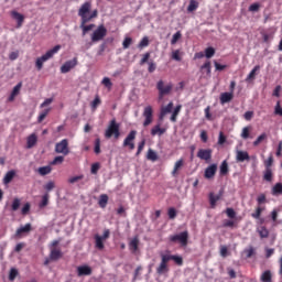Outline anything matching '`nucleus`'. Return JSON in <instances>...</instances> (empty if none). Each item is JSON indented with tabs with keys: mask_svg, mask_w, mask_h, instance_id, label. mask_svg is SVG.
Segmentation results:
<instances>
[{
	"mask_svg": "<svg viewBox=\"0 0 282 282\" xmlns=\"http://www.w3.org/2000/svg\"><path fill=\"white\" fill-rule=\"evenodd\" d=\"M98 14L97 10L91 12V3L86 1L82 4L80 9L78 10V15L82 18V21L89 22L91 19L96 18Z\"/></svg>",
	"mask_w": 282,
	"mask_h": 282,
	"instance_id": "1",
	"label": "nucleus"
},
{
	"mask_svg": "<svg viewBox=\"0 0 282 282\" xmlns=\"http://www.w3.org/2000/svg\"><path fill=\"white\" fill-rule=\"evenodd\" d=\"M61 50V45L54 46L52 50L47 51L44 55L41 57H37L35 61V66L39 70L43 68V64L51 59L58 51Z\"/></svg>",
	"mask_w": 282,
	"mask_h": 282,
	"instance_id": "2",
	"label": "nucleus"
},
{
	"mask_svg": "<svg viewBox=\"0 0 282 282\" xmlns=\"http://www.w3.org/2000/svg\"><path fill=\"white\" fill-rule=\"evenodd\" d=\"M115 135L116 140L120 137V126L117 123L116 119H112L105 131V138L110 140Z\"/></svg>",
	"mask_w": 282,
	"mask_h": 282,
	"instance_id": "3",
	"label": "nucleus"
},
{
	"mask_svg": "<svg viewBox=\"0 0 282 282\" xmlns=\"http://www.w3.org/2000/svg\"><path fill=\"white\" fill-rule=\"evenodd\" d=\"M169 258L166 256V253H162L161 254V263L156 269V272L159 275H165L170 272V268H169Z\"/></svg>",
	"mask_w": 282,
	"mask_h": 282,
	"instance_id": "4",
	"label": "nucleus"
},
{
	"mask_svg": "<svg viewBox=\"0 0 282 282\" xmlns=\"http://www.w3.org/2000/svg\"><path fill=\"white\" fill-rule=\"evenodd\" d=\"M109 237H110V230L109 229H105L102 236L95 235L96 248L98 250H104V248H105L104 242L106 241V239H109Z\"/></svg>",
	"mask_w": 282,
	"mask_h": 282,
	"instance_id": "5",
	"label": "nucleus"
},
{
	"mask_svg": "<svg viewBox=\"0 0 282 282\" xmlns=\"http://www.w3.org/2000/svg\"><path fill=\"white\" fill-rule=\"evenodd\" d=\"M170 240L174 243H181V246H187L188 242V232L183 231L181 234L174 235L170 237Z\"/></svg>",
	"mask_w": 282,
	"mask_h": 282,
	"instance_id": "6",
	"label": "nucleus"
},
{
	"mask_svg": "<svg viewBox=\"0 0 282 282\" xmlns=\"http://www.w3.org/2000/svg\"><path fill=\"white\" fill-rule=\"evenodd\" d=\"M107 35V29L104 25H99L91 35L93 42H99Z\"/></svg>",
	"mask_w": 282,
	"mask_h": 282,
	"instance_id": "7",
	"label": "nucleus"
},
{
	"mask_svg": "<svg viewBox=\"0 0 282 282\" xmlns=\"http://www.w3.org/2000/svg\"><path fill=\"white\" fill-rule=\"evenodd\" d=\"M55 151L56 153H61L62 155H68L69 153L68 140L63 139L61 142L56 143Z\"/></svg>",
	"mask_w": 282,
	"mask_h": 282,
	"instance_id": "8",
	"label": "nucleus"
},
{
	"mask_svg": "<svg viewBox=\"0 0 282 282\" xmlns=\"http://www.w3.org/2000/svg\"><path fill=\"white\" fill-rule=\"evenodd\" d=\"M135 135H137L135 130L130 131V133L123 141V147H129L130 151H133V149H135V145H134Z\"/></svg>",
	"mask_w": 282,
	"mask_h": 282,
	"instance_id": "9",
	"label": "nucleus"
},
{
	"mask_svg": "<svg viewBox=\"0 0 282 282\" xmlns=\"http://www.w3.org/2000/svg\"><path fill=\"white\" fill-rule=\"evenodd\" d=\"M143 117L145 118L143 126L149 127L153 122V109L151 106L144 108Z\"/></svg>",
	"mask_w": 282,
	"mask_h": 282,
	"instance_id": "10",
	"label": "nucleus"
},
{
	"mask_svg": "<svg viewBox=\"0 0 282 282\" xmlns=\"http://www.w3.org/2000/svg\"><path fill=\"white\" fill-rule=\"evenodd\" d=\"M77 63H78V61H77L76 57H74V58L70 59V61L65 62V63L62 65V67H61V72H62L63 74L68 73L69 70H72V69L77 65Z\"/></svg>",
	"mask_w": 282,
	"mask_h": 282,
	"instance_id": "11",
	"label": "nucleus"
},
{
	"mask_svg": "<svg viewBox=\"0 0 282 282\" xmlns=\"http://www.w3.org/2000/svg\"><path fill=\"white\" fill-rule=\"evenodd\" d=\"M236 160L237 162H249L250 156L249 153L247 151H242V150H236Z\"/></svg>",
	"mask_w": 282,
	"mask_h": 282,
	"instance_id": "12",
	"label": "nucleus"
},
{
	"mask_svg": "<svg viewBox=\"0 0 282 282\" xmlns=\"http://www.w3.org/2000/svg\"><path fill=\"white\" fill-rule=\"evenodd\" d=\"M212 150H209V149H206V150H204V149H200L199 151H198V153H197V158L199 159V160H205L206 162H209V160H212Z\"/></svg>",
	"mask_w": 282,
	"mask_h": 282,
	"instance_id": "13",
	"label": "nucleus"
},
{
	"mask_svg": "<svg viewBox=\"0 0 282 282\" xmlns=\"http://www.w3.org/2000/svg\"><path fill=\"white\" fill-rule=\"evenodd\" d=\"M77 275L79 278L91 275V268L89 265H79V267H77Z\"/></svg>",
	"mask_w": 282,
	"mask_h": 282,
	"instance_id": "14",
	"label": "nucleus"
},
{
	"mask_svg": "<svg viewBox=\"0 0 282 282\" xmlns=\"http://www.w3.org/2000/svg\"><path fill=\"white\" fill-rule=\"evenodd\" d=\"M217 173V164H212L205 170L206 180H213Z\"/></svg>",
	"mask_w": 282,
	"mask_h": 282,
	"instance_id": "15",
	"label": "nucleus"
},
{
	"mask_svg": "<svg viewBox=\"0 0 282 282\" xmlns=\"http://www.w3.org/2000/svg\"><path fill=\"white\" fill-rule=\"evenodd\" d=\"M165 256L169 259V261H174V263L177 267H183L184 261H183L182 256L171 254L170 252H166Z\"/></svg>",
	"mask_w": 282,
	"mask_h": 282,
	"instance_id": "16",
	"label": "nucleus"
},
{
	"mask_svg": "<svg viewBox=\"0 0 282 282\" xmlns=\"http://www.w3.org/2000/svg\"><path fill=\"white\" fill-rule=\"evenodd\" d=\"M156 87H158V89H159V91H160L161 94L167 95V94L171 93V90H172V88H173V85H172V84H169V85L164 86V82H163V80H159Z\"/></svg>",
	"mask_w": 282,
	"mask_h": 282,
	"instance_id": "17",
	"label": "nucleus"
},
{
	"mask_svg": "<svg viewBox=\"0 0 282 282\" xmlns=\"http://www.w3.org/2000/svg\"><path fill=\"white\" fill-rule=\"evenodd\" d=\"M167 128H162L161 122L155 124L151 130V135H164L166 133Z\"/></svg>",
	"mask_w": 282,
	"mask_h": 282,
	"instance_id": "18",
	"label": "nucleus"
},
{
	"mask_svg": "<svg viewBox=\"0 0 282 282\" xmlns=\"http://www.w3.org/2000/svg\"><path fill=\"white\" fill-rule=\"evenodd\" d=\"M11 17L17 21V28H21L24 22V15L18 11H11Z\"/></svg>",
	"mask_w": 282,
	"mask_h": 282,
	"instance_id": "19",
	"label": "nucleus"
},
{
	"mask_svg": "<svg viewBox=\"0 0 282 282\" xmlns=\"http://www.w3.org/2000/svg\"><path fill=\"white\" fill-rule=\"evenodd\" d=\"M172 109H173V102H170L166 107H163V108L161 109V113H160V120H161V122H163L165 116H166L167 113H170V112L172 111Z\"/></svg>",
	"mask_w": 282,
	"mask_h": 282,
	"instance_id": "20",
	"label": "nucleus"
},
{
	"mask_svg": "<svg viewBox=\"0 0 282 282\" xmlns=\"http://www.w3.org/2000/svg\"><path fill=\"white\" fill-rule=\"evenodd\" d=\"M62 257V251L55 248L51 249L50 259L51 261H58Z\"/></svg>",
	"mask_w": 282,
	"mask_h": 282,
	"instance_id": "21",
	"label": "nucleus"
},
{
	"mask_svg": "<svg viewBox=\"0 0 282 282\" xmlns=\"http://www.w3.org/2000/svg\"><path fill=\"white\" fill-rule=\"evenodd\" d=\"M234 98V94L230 91V93H223L220 95V102L224 105V104H227L229 101H231Z\"/></svg>",
	"mask_w": 282,
	"mask_h": 282,
	"instance_id": "22",
	"label": "nucleus"
},
{
	"mask_svg": "<svg viewBox=\"0 0 282 282\" xmlns=\"http://www.w3.org/2000/svg\"><path fill=\"white\" fill-rule=\"evenodd\" d=\"M30 230H31V224L29 223V224H26V225L20 227V228L17 230L15 235H17L18 237H21L22 235L28 234Z\"/></svg>",
	"mask_w": 282,
	"mask_h": 282,
	"instance_id": "23",
	"label": "nucleus"
},
{
	"mask_svg": "<svg viewBox=\"0 0 282 282\" xmlns=\"http://www.w3.org/2000/svg\"><path fill=\"white\" fill-rule=\"evenodd\" d=\"M37 142V137L35 133H32L29 138H28V149H33V147H35Z\"/></svg>",
	"mask_w": 282,
	"mask_h": 282,
	"instance_id": "24",
	"label": "nucleus"
},
{
	"mask_svg": "<svg viewBox=\"0 0 282 282\" xmlns=\"http://www.w3.org/2000/svg\"><path fill=\"white\" fill-rule=\"evenodd\" d=\"M221 195L220 194H217L215 195L214 193H210L209 194V202H210V206L212 208H215L217 202H219Z\"/></svg>",
	"mask_w": 282,
	"mask_h": 282,
	"instance_id": "25",
	"label": "nucleus"
},
{
	"mask_svg": "<svg viewBox=\"0 0 282 282\" xmlns=\"http://www.w3.org/2000/svg\"><path fill=\"white\" fill-rule=\"evenodd\" d=\"M200 70L203 72V74H206L207 76L210 77L212 74V63L208 61L206 62L202 67Z\"/></svg>",
	"mask_w": 282,
	"mask_h": 282,
	"instance_id": "26",
	"label": "nucleus"
},
{
	"mask_svg": "<svg viewBox=\"0 0 282 282\" xmlns=\"http://www.w3.org/2000/svg\"><path fill=\"white\" fill-rule=\"evenodd\" d=\"M37 173L39 175H42V176L50 175V173H52V167L50 165L39 167Z\"/></svg>",
	"mask_w": 282,
	"mask_h": 282,
	"instance_id": "27",
	"label": "nucleus"
},
{
	"mask_svg": "<svg viewBox=\"0 0 282 282\" xmlns=\"http://www.w3.org/2000/svg\"><path fill=\"white\" fill-rule=\"evenodd\" d=\"M182 166H184V161H183V159L178 160V161L175 163L174 170H173V172H172V176H173V177H176L177 171H180V169H182Z\"/></svg>",
	"mask_w": 282,
	"mask_h": 282,
	"instance_id": "28",
	"label": "nucleus"
},
{
	"mask_svg": "<svg viewBox=\"0 0 282 282\" xmlns=\"http://www.w3.org/2000/svg\"><path fill=\"white\" fill-rule=\"evenodd\" d=\"M15 175V172L13 170L9 171L4 177H3V183L4 184H10V182H12L13 177Z\"/></svg>",
	"mask_w": 282,
	"mask_h": 282,
	"instance_id": "29",
	"label": "nucleus"
},
{
	"mask_svg": "<svg viewBox=\"0 0 282 282\" xmlns=\"http://www.w3.org/2000/svg\"><path fill=\"white\" fill-rule=\"evenodd\" d=\"M108 199H109V197H108L107 194H101L100 195V198H99V202H98L100 208H106V206L108 204Z\"/></svg>",
	"mask_w": 282,
	"mask_h": 282,
	"instance_id": "30",
	"label": "nucleus"
},
{
	"mask_svg": "<svg viewBox=\"0 0 282 282\" xmlns=\"http://www.w3.org/2000/svg\"><path fill=\"white\" fill-rule=\"evenodd\" d=\"M86 23H88V22H84V20H82L80 29L83 30V35H86V33L88 31H90V30H93V28H95V24L86 25Z\"/></svg>",
	"mask_w": 282,
	"mask_h": 282,
	"instance_id": "31",
	"label": "nucleus"
},
{
	"mask_svg": "<svg viewBox=\"0 0 282 282\" xmlns=\"http://www.w3.org/2000/svg\"><path fill=\"white\" fill-rule=\"evenodd\" d=\"M272 195L276 196V195H282V183H276L273 187H272Z\"/></svg>",
	"mask_w": 282,
	"mask_h": 282,
	"instance_id": "32",
	"label": "nucleus"
},
{
	"mask_svg": "<svg viewBox=\"0 0 282 282\" xmlns=\"http://www.w3.org/2000/svg\"><path fill=\"white\" fill-rule=\"evenodd\" d=\"M138 246H139V239L135 237L133 238L130 243H129V248L132 252H137L138 250Z\"/></svg>",
	"mask_w": 282,
	"mask_h": 282,
	"instance_id": "33",
	"label": "nucleus"
},
{
	"mask_svg": "<svg viewBox=\"0 0 282 282\" xmlns=\"http://www.w3.org/2000/svg\"><path fill=\"white\" fill-rule=\"evenodd\" d=\"M260 66L259 65H257L251 72H250V74L248 75V77H247V82H250L251 79H254L256 78V76H257V74H258V72L260 70Z\"/></svg>",
	"mask_w": 282,
	"mask_h": 282,
	"instance_id": "34",
	"label": "nucleus"
},
{
	"mask_svg": "<svg viewBox=\"0 0 282 282\" xmlns=\"http://www.w3.org/2000/svg\"><path fill=\"white\" fill-rule=\"evenodd\" d=\"M258 232H259L261 239H267L269 237V231L265 227L258 228Z\"/></svg>",
	"mask_w": 282,
	"mask_h": 282,
	"instance_id": "35",
	"label": "nucleus"
},
{
	"mask_svg": "<svg viewBox=\"0 0 282 282\" xmlns=\"http://www.w3.org/2000/svg\"><path fill=\"white\" fill-rule=\"evenodd\" d=\"M148 160H151L152 162H156L158 160V154L155 151H153L152 149H150L148 151V155H147Z\"/></svg>",
	"mask_w": 282,
	"mask_h": 282,
	"instance_id": "36",
	"label": "nucleus"
},
{
	"mask_svg": "<svg viewBox=\"0 0 282 282\" xmlns=\"http://www.w3.org/2000/svg\"><path fill=\"white\" fill-rule=\"evenodd\" d=\"M261 281L262 282H271L272 281L271 272L270 271L263 272V274L261 276Z\"/></svg>",
	"mask_w": 282,
	"mask_h": 282,
	"instance_id": "37",
	"label": "nucleus"
},
{
	"mask_svg": "<svg viewBox=\"0 0 282 282\" xmlns=\"http://www.w3.org/2000/svg\"><path fill=\"white\" fill-rule=\"evenodd\" d=\"M272 170L271 169H265L264 171V181L265 182H272Z\"/></svg>",
	"mask_w": 282,
	"mask_h": 282,
	"instance_id": "38",
	"label": "nucleus"
},
{
	"mask_svg": "<svg viewBox=\"0 0 282 282\" xmlns=\"http://www.w3.org/2000/svg\"><path fill=\"white\" fill-rule=\"evenodd\" d=\"M198 8V2L196 0H191L189 6L187 8L188 12H193Z\"/></svg>",
	"mask_w": 282,
	"mask_h": 282,
	"instance_id": "39",
	"label": "nucleus"
},
{
	"mask_svg": "<svg viewBox=\"0 0 282 282\" xmlns=\"http://www.w3.org/2000/svg\"><path fill=\"white\" fill-rule=\"evenodd\" d=\"M228 173V163L224 161L220 165V175H227Z\"/></svg>",
	"mask_w": 282,
	"mask_h": 282,
	"instance_id": "40",
	"label": "nucleus"
},
{
	"mask_svg": "<svg viewBox=\"0 0 282 282\" xmlns=\"http://www.w3.org/2000/svg\"><path fill=\"white\" fill-rule=\"evenodd\" d=\"M50 110H51V108H47V109L43 110V111L40 113V116H39V118H37V122H39V123L43 122L44 118H46V116H47V113L50 112Z\"/></svg>",
	"mask_w": 282,
	"mask_h": 282,
	"instance_id": "41",
	"label": "nucleus"
},
{
	"mask_svg": "<svg viewBox=\"0 0 282 282\" xmlns=\"http://www.w3.org/2000/svg\"><path fill=\"white\" fill-rule=\"evenodd\" d=\"M243 254H246L247 259H250V257H253V254H254L253 247H249V248L245 249Z\"/></svg>",
	"mask_w": 282,
	"mask_h": 282,
	"instance_id": "42",
	"label": "nucleus"
},
{
	"mask_svg": "<svg viewBox=\"0 0 282 282\" xmlns=\"http://www.w3.org/2000/svg\"><path fill=\"white\" fill-rule=\"evenodd\" d=\"M261 34H262L263 41H264L265 43H269V42L273 39V36H274V33H265V32H262Z\"/></svg>",
	"mask_w": 282,
	"mask_h": 282,
	"instance_id": "43",
	"label": "nucleus"
},
{
	"mask_svg": "<svg viewBox=\"0 0 282 282\" xmlns=\"http://www.w3.org/2000/svg\"><path fill=\"white\" fill-rule=\"evenodd\" d=\"M18 274H19L18 270L14 269V268H12V269L10 270L9 280H10L11 282H13V281L15 280V278L18 276Z\"/></svg>",
	"mask_w": 282,
	"mask_h": 282,
	"instance_id": "44",
	"label": "nucleus"
},
{
	"mask_svg": "<svg viewBox=\"0 0 282 282\" xmlns=\"http://www.w3.org/2000/svg\"><path fill=\"white\" fill-rule=\"evenodd\" d=\"M267 138V134L265 133H262L261 135L258 137V139L253 142V145L254 147H259L263 140H265Z\"/></svg>",
	"mask_w": 282,
	"mask_h": 282,
	"instance_id": "45",
	"label": "nucleus"
},
{
	"mask_svg": "<svg viewBox=\"0 0 282 282\" xmlns=\"http://www.w3.org/2000/svg\"><path fill=\"white\" fill-rule=\"evenodd\" d=\"M215 55V48L214 47H207L205 50V56L207 58H212Z\"/></svg>",
	"mask_w": 282,
	"mask_h": 282,
	"instance_id": "46",
	"label": "nucleus"
},
{
	"mask_svg": "<svg viewBox=\"0 0 282 282\" xmlns=\"http://www.w3.org/2000/svg\"><path fill=\"white\" fill-rule=\"evenodd\" d=\"M149 45V37L148 36H144L141 42L139 43L138 47L139 48H143V47H147Z\"/></svg>",
	"mask_w": 282,
	"mask_h": 282,
	"instance_id": "47",
	"label": "nucleus"
},
{
	"mask_svg": "<svg viewBox=\"0 0 282 282\" xmlns=\"http://www.w3.org/2000/svg\"><path fill=\"white\" fill-rule=\"evenodd\" d=\"M48 204V194L43 195L42 202L40 203V208H44Z\"/></svg>",
	"mask_w": 282,
	"mask_h": 282,
	"instance_id": "48",
	"label": "nucleus"
},
{
	"mask_svg": "<svg viewBox=\"0 0 282 282\" xmlns=\"http://www.w3.org/2000/svg\"><path fill=\"white\" fill-rule=\"evenodd\" d=\"M79 180H84V175L73 176L68 178L69 184H76V182H79Z\"/></svg>",
	"mask_w": 282,
	"mask_h": 282,
	"instance_id": "49",
	"label": "nucleus"
},
{
	"mask_svg": "<svg viewBox=\"0 0 282 282\" xmlns=\"http://www.w3.org/2000/svg\"><path fill=\"white\" fill-rule=\"evenodd\" d=\"M172 58L175 59V61H177V62L182 61L180 50H176V51H173V52H172Z\"/></svg>",
	"mask_w": 282,
	"mask_h": 282,
	"instance_id": "50",
	"label": "nucleus"
},
{
	"mask_svg": "<svg viewBox=\"0 0 282 282\" xmlns=\"http://www.w3.org/2000/svg\"><path fill=\"white\" fill-rule=\"evenodd\" d=\"M249 133H250V128L249 127H245L242 129L241 138H243V140H248Z\"/></svg>",
	"mask_w": 282,
	"mask_h": 282,
	"instance_id": "51",
	"label": "nucleus"
},
{
	"mask_svg": "<svg viewBox=\"0 0 282 282\" xmlns=\"http://www.w3.org/2000/svg\"><path fill=\"white\" fill-rule=\"evenodd\" d=\"M102 85H105L108 89H111L112 83L109 77H105L101 82Z\"/></svg>",
	"mask_w": 282,
	"mask_h": 282,
	"instance_id": "52",
	"label": "nucleus"
},
{
	"mask_svg": "<svg viewBox=\"0 0 282 282\" xmlns=\"http://www.w3.org/2000/svg\"><path fill=\"white\" fill-rule=\"evenodd\" d=\"M45 191L47 193H50V191H53V188H55V183L53 181H50L46 183V185L44 186Z\"/></svg>",
	"mask_w": 282,
	"mask_h": 282,
	"instance_id": "53",
	"label": "nucleus"
},
{
	"mask_svg": "<svg viewBox=\"0 0 282 282\" xmlns=\"http://www.w3.org/2000/svg\"><path fill=\"white\" fill-rule=\"evenodd\" d=\"M132 44V39L131 37H126L123 43H122V46L124 50L129 48L130 45Z\"/></svg>",
	"mask_w": 282,
	"mask_h": 282,
	"instance_id": "54",
	"label": "nucleus"
},
{
	"mask_svg": "<svg viewBox=\"0 0 282 282\" xmlns=\"http://www.w3.org/2000/svg\"><path fill=\"white\" fill-rule=\"evenodd\" d=\"M260 3L256 2L249 7V11L251 12H258L260 10Z\"/></svg>",
	"mask_w": 282,
	"mask_h": 282,
	"instance_id": "55",
	"label": "nucleus"
},
{
	"mask_svg": "<svg viewBox=\"0 0 282 282\" xmlns=\"http://www.w3.org/2000/svg\"><path fill=\"white\" fill-rule=\"evenodd\" d=\"M64 162V158L63 156H56L52 162L51 164L54 166L56 164H63Z\"/></svg>",
	"mask_w": 282,
	"mask_h": 282,
	"instance_id": "56",
	"label": "nucleus"
},
{
	"mask_svg": "<svg viewBox=\"0 0 282 282\" xmlns=\"http://www.w3.org/2000/svg\"><path fill=\"white\" fill-rule=\"evenodd\" d=\"M180 110H181V106H177V107L175 108V110H174L172 117H171L172 122H176V117H177Z\"/></svg>",
	"mask_w": 282,
	"mask_h": 282,
	"instance_id": "57",
	"label": "nucleus"
},
{
	"mask_svg": "<svg viewBox=\"0 0 282 282\" xmlns=\"http://www.w3.org/2000/svg\"><path fill=\"white\" fill-rule=\"evenodd\" d=\"M176 215H177L176 209L174 207H171L169 209V217H170V219H175Z\"/></svg>",
	"mask_w": 282,
	"mask_h": 282,
	"instance_id": "58",
	"label": "nucleus"
},
{
	"mask_svg": "<svg viewBox=\"0 0 282 282\" xmlns=\"http://www.w3.org/2000/svg\"><path fill=\"white\" fill-rule=\"evenodd\" d=\"M99 169H100V164L99 163H94L91 165V173H93V175H97Z\"/></svg>",
	"mask_w": 282,
	"mask_h": 282,
	"instance_id": "59",
	"label": "nucleus"
},
{
	"mask_svg": "<svg viewBox=\"0 0 282 282\" xmlns=\"http://www.w3.org/2000/svg\"><path fill=\"white\" fill-rule=\"evenodd\" d=\"M220 256L225 259L228 256V248L226 246L220 247Z\"/></svg>",
	"mask_w": 282,
	"mask_h": 282,
	"instance_id": "60",
	"label": "nucleus"
},
{
	"mask_svg": "<svg viewBox=\"0 0 282 282\" xmlns=\"http://www.w3.org/2000/svg\"><path fill=\"white\" fill-rule=\"evenodd\" d=\"M182 34L181 32H176L174 35H173V39L171 41V43L174 45L180 39H181Z\"/></svg>",
	"mask_w": 282,
	"mask_h": 282,
	"instance_id": "61",
	"label": "nucleus"
},
{
	"mask_svg": "<svg viewBox=\"0 0 282 282\" xmlns=\"http://www.w3.org/2000/svg\"><path fill=\"white\" fill-rule=\"evenodd\" d=\"M20 207V199L14 198L12 202V210H17Z\"/></svg>",
	"mask_w": 282,
	"mask_h": 282,
	"instance_id": "62",
	"label": "nucleus"
},
{
	"mask_svg": "<svg viewBox=\"0 0 282 282\" xmlns=\"http://www.w3.org/2000/svg\"><path fill=\"white\" fill-rule=\"evenodd\" d=\"M265 164V169H271L272 164H273V158L272 155L269 156V159L267 161H264Z\"/></svg>",
	"mask_w": 282,
	"mask_h": 282,
	"instance_id": "63",
	"label": "nucleus"
},
{
	"mask_svg": "<svg viewBox=\"0 0 282 282\" xmlns=\"http://www.w3.org/2000/svg\"><path fill=\"white\" fill-rule=\"evenodd\" d=\"M275 115H280L282 116V107L280 101H278L276 106H275V110H274Z\"/></svg>",
	"mask_w": 282,
	"mask_h": 282,
	"instance_id": "64",
	"label": "nucleus"
}]
</instances>
